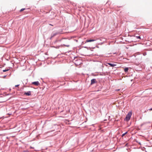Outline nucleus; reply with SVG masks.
<instances>
[{"instance_id": "nucleus-1", "label": "nucleus", "mask_w": 152, "mask_h": 152, "mask_svg": "<svg viewBox=\"0 0 152 152\" xmlns=\"http://www.w3.org/2000/svg\"><path fill=\"white\" fill-rule=\"evenodd\" d=\"M132 115V112L130 111L129 112L128 114L126 115V117L125 119V120L128 121H129L131 117V116Z\"/></svg>"}, {"instance_id": "nucleus-5", "label": "nucleus", "mask_w": 152, "mask_h": 152, "mask_svg": "<svg viewBox=\"0 0 152 152\" xmlns=\"http://www.w3.org/2000/svg\"><path fill=\"white\" fill-rule=\"evenodd\" d=\"M96 82V80L95 79H93L91 80V84H92L95 83Z\"/></svg>"}, {"instance_id": "nucleus-11", "label": "nucleus", "mask_w": 152, "mask_h": 152, "mask_svg": "<svg viewBox=\"0 0 152 152\" xmlns=\"http://www.w3.org/2000/svg\"><path fill=\"white\" fill-rule=\"evenodd\" d=\"M136 37H137V38H138V39H140V37L139 36H137Z\"/></svg>"}, {"instance_id": "nucleus-3", "label": "nucleus", "mask_w": 152, "mask_h": 152, "mask_svg": "<svg viewBox=\"0 0 152 152\" xmlns=\"http://www.w3.org/2000/svg\"><path fill=\"white\" fill-rule=\"evenodd\" d=\"M24 94L27 96H30L31 95V92L30 91H28L27 92H25Z\"/></svg>"}, {"instance_id": "nucleus-12", "label": "nucleus", "mask_w": 152, "mask_h": 152, "mask_svg": "<svg viewBox=\"0 0 152 152\" xmlns=\"http://www.w3.org/2000/svg\"><path fill=\"white\" fill-rule=\"evenodd\" d=\"M19 86V84L16 85L15 86V87H18Z\"/></svg>"}, {"instance_id": "nucleus-14", "label": "nucleus", "mask_w": 152, "mask_h": 152, "mask_svg": "<svg viewBox=\"0 0 152 152\" xmlns=\"http://www.w3.org/2000/svg\"><path fill=\"white\" fill-rule=\"evenodd\" d=\"M125 135V134H124V133L123 134H122V137H123L124 136V135Z\"/></svg>"}, {"instance_id": "nucleus-6", "label": "nucleus", "mask_w": 152, "mask_h": 152, "mask_svg": "<svg viewBox=\"0 0 152 152\" xmlns=\"http://www.w3.org/2000/svg\"><path fill=\"white\" fill-rule=\"evenodd\" d=\"M95 41L94 39H89L87 40L86 41V42H94Z\"/></svg>"}, {"instance_id": "nucleus-15", "label": "nucleus", "mask_w": 152, "mask_h": 152, "mask_svg": "<svg viewBox=\"0 0 152 152\" xmlns=\"http://www.w3.org/2000/svg\"><path fill=\"white\" fill-rule=\"evenodd\" d=\"M49 24V25H51V26H53V25H52V24Z\"/></svg>"}, {"instance_id": "nucleus-18", "label": "nucleus", "mask_w": 152, "mask_h": 152, "mask_svg": "<svg viewBox=\"0 0 152 152\" xmlns=\"http://www.w3.org/2000/svg\"><path fill=\"white\" fill-rule=\"evenodd\" d=\"M150 110H152V108H151V109H150Z\"/></svg>"}, {"instance_id": "nucleus-13", "label": "nucleus", "mask_w": 152, "mask_h": 152, "mask_svg": "<svg viewBox=\"0 0 152 152\" xmlns=\"http://www.w3.org/2000/svg\"><path fill=\"white\" fill-rule=\"evenodd\" d=\"M65 46L67 47H69V45H64Z\"/></svg>"}, {"instance_id": "nucleus-4", "label": "nucleus", "mask_w": 152, "mask_h": 152, "mask_svg": "<svg viewBox=\"0 0 152 152\" xmlns=\"http://www.w3.org/2000/svg\"><path fill=\"white\" fill-rule=\"evenodd\" d=\"M107 64L110 65L111 66L113 67L116 66V65L113 64H111L109 63H107Z\"/></svg>"}, {"instance_id": "nucleus-2", "label": "nucleus", "mask_w": 152, "mask_h": 152, "mask_svg": "<svg viewBox=\"0 0 152 152\" xmlns=\"http://www.w3.org/2000/svg\"><path fill=\"white\" fill-rule=\"evenodd\" d=\"M32 84L38 86L40 84L38 81L34 82L32 83Z\"/></svg>"}, {"instance_id": "nucleus-17", "label": "nucleus", "mask_w": 152, "mask_h": 152, "mask_svg": "<svg viewBox=\"0 0 152 152\" xmlns=\"http://www.w3.org/2000/svg\"><path fill=\"white\" fill-rule=\"evenodd\" d=\"M59 48V46H58L57 47H56V48Z\"/></svg>"}, {"instance_id": "nucleus-10", "label": "nucleus", "mask_w": 152, "mask_h": 152, "mask_svg": "<svg viewBox=\"0 0 152 152\" xmlns=\"http://www.w3.org/2000/svg\"><path fill=\"white\" fill-rule=\"evenodd\" d=\"M25 8H22L20 10V11L22 12V11H23L24 10H25Z\"/></svg>"}, {"instance_id": "nucleus-9", "label": "nucleus", "mask_w": 152, "mask_h": 152, "mask_svg": "<svg viewBox=\"0 0 152 152\" xmlns=\"http://www.w3.org/2000/svg\"><path fill=\"white\" fill-rule=\"evenodd\" d=\"M9 70V69H4V70H3V71L4 72H7V71H8V70Z\"/></svg>"}, {"instance_id": "nucleus-16", "label": "nucleus", "mask_w": 152, "mask_h": 152, "mask_svg": "<svg viewBox=\"0 0 152 152\" xmlns=\"http://www.w3.org/2000/svg\"><path fill=\"white\" fill-rule=\"evenodd\" d=\"M127 132H126L125 133H124V134H125V135L126 134H127Z\"/></svg>"}, {"instance_id": "nucleus-8", "label": "nucleus", "mask_w": 152, "mask_h": 152, "mask_svg": "<svg viewBox=\"0 0 152 152\" xmlns=\"http://www.w3.org/2000/svg\"><path fill=\"white\" fill-rule=\"evenodd\" d=\"M124 70L125 72H127L128 70V68L127 67L125 68L124 69Z\"/></svg>"}, {"instance_id": "nucleus-7", "label": "nucleus", "mask_w": 152, "mask_h": 152, "mask_svg": "<svg viewBox=\"0 0 152 152\" xmlns=\"http://www.w3.org/2000/svg\"><path fill=\"white\" fill-rule=\"evenodd\" d=\"M57 34L56 33H54L52 34V35L51 36V38H52L54 36H55Z\"/></svg>"}]
</instances>
